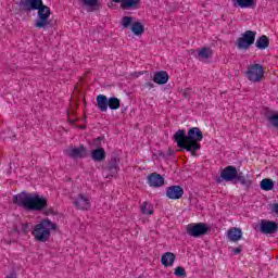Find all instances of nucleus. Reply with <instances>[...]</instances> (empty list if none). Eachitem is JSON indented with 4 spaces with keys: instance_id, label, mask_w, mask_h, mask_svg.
<instances>
[{
    "instance_id": "14",
    "label": "nucleus",
    "mask_w": 278,
    "mask_h": 278,
    "mask_svg": "<svg viewBox=\"0 0 278 278\" xmlns=\"http://www.w3.org/2000/svg\"><path fill=\"white\" fill-rule=\"evenodd\" d=\"M168 79H170V76L166 71H159L154 73L153 81L159 86H164V84H168Z\"/></svg>"
},
{
    "instance_id": "25",
    "label": "nucleus",
    "mask_w": 278,
    "mask_h": 278,
    "mask_svg": "<svg viewBox=\"0 0 278 278\" xmlns=\"http://www.w3.org/2000/svg\"><path fill=\"white\" fill-rule=\"evenodd\" d=\"M237 5L239 8H256L257 7V0H237Z\"/></svg>"
},
{
    "instance_id": "23",
    "label": "nucleus",
    "mask_w": 278,
    "mask_h": 278,
    "mask_svg": "<svg viewBox=\"0 0 278 278\" xmlns=\"http://www.w3.org/2000/svg\"><path fill=\"white\" fill-rule=\"evenodd\" d=\"M214 55V51L211 48L203 47L198 51L197 58L200 60H210Z\"/></svg>"
},
{
    "instance_id": "18",
    "label": "nucleus",
    "mask_w": 278,
    "mask_h": 278,
    "mask_svg": "<svg viewBox=\"0 0 278 278\" xmlns=\"http://www.w3.org/2000/svg\"><path fill=\"white\" fill-rule=\"evenodd\" d=\"M227 238L230 242H238L242 240V229L240 228H230L227 231Z\"/></svg>"
},
{
    "instance_id": "9",
    "label": "nucleus",
    "mask_w": 278,
    "mask_h": 278,
    "mask_svg": "<svg viewBox=\"0 0 278 278\" xmlns=\"http://www.w3.org/2000/svg\"><path fill=\"white\" fill-rule=\"evenodd\" d=\"M121 163V159L116 155L111 156L109 163L105 167H103L104 173H106L105 178L110 179V177H116L118 175V172L121 170V167H118V164Z\"/></svg>"
},
{
    "instance_id": "5",
    "label": "nucleus",
    "mask_w": 278,
    "mask_h": 278,
    "mask_svg": "<svg viewBox=\"0 0 278 278\" xmlns=\"http://www.w3.org/2000/svg\"><path fill=\"white\" fill-rule=\"evenodd\" d=\"M201 140H203V131L199 127H192L187 134L188 152L197 157V152L201 149Z\"/></svg>"
},
{
    "instance_id": "8",
    "label": "nucleus",
    "mask_w": 278,
    "mask_h": 278,
    "mask_svg": "<svg viewBox=\"0 0 278 278\" xmlns=\"http://www.w3.org/2000/svg\"><path fill=\"white\" fill-rule=\"evenodd\" d=\"M247 77L249 81H253L257 84V81H262V77H264V66L262 64H253L248 66Z\"/></svg>"
},
{
    "instance_id": "37",
    "label": "nucleus",
    "mask_w": 278,
    "mask_h": 278,
    "mask_svg": "<svg viewBox=\"0 0 278 278\" xmlns=\"http://www.w3.org/2000/svg\"><path fill=\"white\" fill-rule=\"evenodd\" d=\"M232 252L235 253V255H238V254L242 253V245H239L238 248H235L232 250Z\"/></svg>"
},
{
    "instance_id": "38",
    "label": "nucleus",
    "mask_w": 278,
    "mask_h": 278,
    "mask_svg": "<svg viewBox=\"0 0 278 278\" xmlns=\"http://www.w3.org/2000/svg\"><path fill=\"white\" fill-rule=\"evenodd\" d=\"M144 87L149 88V90H151V88H155V85L151 81H148V83L144 84Z\"/></svg>"
},
{
    "instance_id": "19",
    "label": "nucleus",
    "mask_w": 278,
    "mask_h": 278,
    "mask_svg": "<svg viewBox=\"0 0 278 278\" xmlns=\"http://www.w3.org/2000/svg\"><path fill=\"white\" fill-rule=\"evenodd\" d=\"M175 260H177V255H175V253L166 252L161 257V264L168 268V266H173V264H175Z\"/></svg>"
},
{
    "instance_id": "43",
    "label": "nucleus",
    "mask_w": 278,
    "mask_h": 278,
    "mask_svg": "<svg viewBox=\"0 0 278 278\" xmlns=\"http://www.w3.org/2000/svg\"><path fill=\"white\" fill-rule=\"evenodd\" d=\"M113 3H123V0H112Z\"/></svg>"
},
{
    "instance_id": "15",
    "label": "nucleus",
    "mask_w": 278,
    "mask_h": 278,
    "mask_svg": "<svg viewBox=\"0 0 278 278\" xmlns=\"http://www.w3.org/2000/svg\"><path fill=\"white\" fill-rule=\"evenodd\" d=\"M66 155L68 157L75 159V157H86V147L83 144L79 148H72L65 151Z\"/></svg>"
},
{
    "instance_id": "11",
    "label": "nucleus",
    "mask_w": 278,
    "mask_h": 278,
    "mask_svg": "<svg viewBox=\"0 0 278 278\" xmlns=\"http://www.w3.org/2000/svg\"><path fill=\"white\" fill-rule=\"evenodd\" d=\"M261 232L265 235H273L277 233L278 231V226L275 222L273 220H266L262 219L261 220V226H260Z\"/></svg>"
},
{
    "instance_id": "3",
    "label": "nucleus",
    "mask_w": 278,
    "mask_h": 278,
    "mask_svg": "<svg viewBox=\"0 0 278 278\" xmlns=\"http://www.w3.org/2000/svg\"><path fill=\"white\" fill-rule=\"evenodd\" d=\"M216 184H223V181H235V184H241L244 188H251L253 180L249 175H244L242 172H238V168L233 165H228L222 169L220 175L215 179Z\"/></svg>"
},
{
    "instance_id": "20",
    "label": "nucleus",
    "mask_w": 278,
    "mask_h": 278,
    "mask_svg": "<svg viewBox=\"0 0 278 278\" xmlns=\"http://www.w3.org/2000/svg\"><path fill=\"white\" fill-rule=\"evenodd\" d=\"M106 157L105 149L97 148L91 151V160L93 162H104Z\"/></svg>"
},
{
    "instance_id": "27",
    "label": "nucleus",
    "mask_w": 278,
    "mask_h": 278,
    "mask_svg": "<svg viewBox=\"0 0 278 278\" xmlns=\"http://www.w3.org/2000/svg\"><path fill=\"white\" fill-rule=\"evenodd\" d=\"M110 110H118L121 108V100L116 97L109 98Z\"/></svg>"
},
{
    "instance_id": "28",
    "label": "nucleus",
    "mask_w": 278,
    "mask_h": 278,
    "mask_svg": "<svg viewBox=\"0 0 278 278\" xmlns=\"http://www.w3.org/2000/svg\"><path fill=\"white\" fill-rule=\"evenodd\" d=\"M121 25L124 29H128L134 25V16H124L121 21Z\"/></svg>"
},
{
    "instance_id": "42",
    "label": "nucleus",
    "mask_w": 278,
    "mask_h": 278,
    "mask_svg": "<svg viewBox=\"0 0 278 278\" xmlns=\"http://www.w3.org/2000/svg\"><path fill=\"white\" fill-rule=\"evenodd\" d=\"M77 129H86V125H79V126H76Z\"/></svg>"
},
{
    "instance_id": "26",
    "label": "nucleus",
    "mask_w": 278,
    "mask_h": 278,
    "mask_svg": "<svg viewBox=\"0 0 278 278\" xmlns=\"http://www.w3.org/2000/svg\"><path fill=\"white\" fill-rule=\"evenodd\" d=\"M273 188H275V182L273 181V179L270 178H264L261 181V189L265 190L266 192L273 190Z\"/></svg>"
},
{
    "instance_id": "29",
    "label": "nucleus",
    "mask_w": 278,
    "mask_h": 278,
    "mask_svg": "<svg viewBox=\"0 0 278 278\" xmlns=\"http://www.w3.org/2000/svg\"><path fill=\"white\" fill-rule=\"evenodd\" d=\"M141 212H142V214L151 215V214H153V207H151V205H149V203L144 202L141 205Z\"/></svg>"
},
{
    "instance_id": "39",
    "label": "nucleus",
    "mask_w": 278,
    "mask_h": 278,
    "mask_svg": "<svg viewBox=\"0 0 278 278\" xmlns=\"http://www.w3.org/2000/svg\"><path fill=\"white\" fill-rule=\"evenodd\" d=\"M157 157H163V160H166V157H168V155L162 151L157 152Z\"/></svg>"
},
{
    "instance_id": "10",
    "label": "nucleus",
    "mask_w": 278,
    "mask_h": 278,
    "mask_svg": "<svg viewBox=\"0 0 278 278\" xmlns=\"http://www.w3.org/2000/svg\"><path fill=\"white\" fill-rule=\"evenodd\" d=\"M174 142H176L177 147L180 151H188V135L184 129H179L173 136Z\"/></svg>"
},
{
    "instance_id": "44",
    "label": "nucleus",
    "mask_w": 278,
    "mask_h": 278,
    "mask_svg": "<svg viewBox=\"0 0 278 278\" xmlns=\"http://www.w3.org/2000/svg\"><path fill=\"white\" fill-rule=\"evenodd\" d=\"M15 233H18V228H14Z\"/></svg>"
},
{
    "instance_id": "16",
    "label": "nucleus",
    "mask_w": 278,
    "mask_h": 278,
    "mask_svg": "<svg viewBox=\"0 0 278 278\" xmlns=\"http://www.w3.org/2000/svg\"><path fill=\"white\" fill-rule=\"evenodd\" d=\"M77 210H90V200L85 194H78V199L74 201Z\"/></svg>"
},
{
    "instance_id": "30",
    "label": "nucleus",
    "mask_w": 278,
    "mask_h": 278,
    "mask_svg": "<svg viewBox=\"0 0 278 278\" xmlns=\"http://www.w3.org/2000/svg\"><path fill=\"white\" fill-rule=\"evenodd\" d=\"M174 275L176 277H181V278L187 277L186 268H184L182 266L176 267Z\"/></svg>"
},
{
    "instance_id": "1",
    "label": "nucleus",
    "mask_w": 278,
    "mask_h": 278,
    "mask_svg": "<svg viewBox=\"0 0 278 278\" xmlns=\"http://www.w3.org/2000/svg\"><path fill=\"white\" fill-rule=\"evenodd\" d=\"M13 204L17 205V207H23L27 212H43L45 216H56L58 214L55 208L49 207L47 198L40 197L38 193L22 191L13 195Z\"/></svg>"
},
{
    "instance_id": "36",
    "label": "nucleus",
    "mask_w": 278,
    "mask_h": 278,
    "mask_svg": "<svg viewBox=\"0 0 278 278\" xmlns=\"http://www.w3.org/2000/svg\"><path fill=\"white\" fill-rule=\"evenodd\" d=\"M67 116H68L67 121L71 125H75V123H77V121H79L77 118H71V111H67Z\"/></svg>"
},
{
    "instance_id": "22",
    "label": "nucleus",
    "mask_w": 278,
    "mask_h": 278,
    "mask_svg": "<svg viewBox=\"0 0 278 278\" xmlns=\"http://www.w3.org/2000/svg\"><path fill=\"white\" fill-rule=\"evenodd\" d=\"M140 5V0H122L121 9L122 10H138Z\"/></svg>"
},
{
    "instance_id": "32",
    "label": "nucleus",
    "mask_w": 278,
    "mask_h": 278,
    "mask_svg": "<svg viewBox=\"0 0 278 278\" xmlns=\"http://www.w3.org/2000/svg\"><path fill=\"white\" fill-rule=\"evenodd\" d=\"M84 5H88L89 8H96V5H99V0H79Z\"/></svg>"
},
{
    "instance_id": "17",
    "label": "nucleus",
    "mask_w": 278,
    "mask_h": 278,
    "mask_svg": "<svg viewBox=\"0 0 278 278\" xmlns=\"http://www.w3.org/2000/svg\"><path fill=\"white\" fill-rule=\"evenodd\" d=\"M96 101H97V106L99 108L100 112H108V108L110 105L108 96L99 94V96H97Z\"/></svg>"
},
{
    "instance_id": "45",
    "label": "nucleus",
    "mask_w": 278,
    "mask_h": 278,
    "mask_svg": "<svg viewBox=\"0 0 278 278\" xmlns=\"http://www.w3.org/2000/svg\"><path fill=\"white\" fill-rule=\"evenodd\" d=\"M72 114H75V109L72 111Z\"/></svg>"
},
{
    "instance_id": "4",
    "label": "nucleus",
    "mask_w": 278,
    "mask_h": 278,
    "mask_svg": "<svg viewBox=\"0 0 278 278\" xmlns=\"http://www.w3.org/2000/svg\"><path fill=\"white\" fill-rule=\"evenodd\" d=\"M58 224H53L51 219H42L39 224L35 225L31 235L37 242H47L51 238V230L55 231Z\"/></svg>"
},
{
    "instance_id": "2",
    "label": "nucleus",
    "mask_w": 278,
    "mask_h": 278,
    "mask_svg": "<svg viewBox=\"0 0 278 278\" xmlns=\"http://www.w3.org/2000/svg\"><path fill=\"white\" fill-rule=\"evenodd\" d=\"M20 12L29 14L37 10L35 27L37 29H52L55 27V21L51 20V9L42 0H21L18 2Z\"/></svg>"
},
{
    "instance_id": "13",
    "label": "nucleus",
    "mask_w": 278,
    "mask_h": 278,
    "mask_svg": "<svg viewBox=\"0 0 278 278\" xmlns=\"http://www.w3.org/2000/svg\"><path fill=\"white\" fill-rule=\"evenodd\" d=\"M148 184L151 188H162V186H164V176L152 173L148 176Z\"/></svg>"
},
{
    "instance_id": "40",
    "label": "nucleus",
    "mask_w": 278,
    "mask_h": 278,
    "mask_svg": "<svg viewBox=\"0 0 278 278\" xmlns=\"http://www.w3.org/2000/svg\"><path fill=\"white\" fill-rule=\"evenodd\" d=\"M271 211L275 212V214H278V203H275V204L273 205Z\"/></svg>"
},
{
    "instance_id": "33",
    "label": "nucleus",
    "mask_w": 278,
    "mask_h": 278,
    "mask_svg": "<svg viewBox=\"0 0 278 278\" xmlns=\"http://www.w3.org/2000/svg\"><path fill=\"white\" fill-rule=\"evenodd\" d=\"M103 140H105V137H97L96 139H93V147H97V149H103L101 146V142H103Z\"/></svg>"
},
{
    "instance_id": "31",
    "label": "nucleus",
    "mask_w": 278,
    "mask_h": 278,
    "mask_svg": "<svg viewBox=\"0 0 278 278\" xmlns=\"http://www.w3.org/2000/svg\"><path fill=\"white\" fill-rule=\"evenodd\" d=\"M267 121H269V123H271L273 127L278 129V114L270 115L269 117H267Z\"/></svg>"
},
{
    "instance_id": "46",
    "label": "nucleus",
    "mask_w": 278,
    "mask_h": 278,
    "mask_svg": "<svg viewBox=\"0 0 278 278\" xmlns=\"http://www.w3.org/2000/svg\"><path fill=\"white\" fill-rule=\"evenodd\" d=\"M191 53H195V51H194V50H191Z\"/></svg>"
},
{
    "instance_id": "12",
    "label": "nucleus",
    "mask_w": 278,
    "mask_h": 278,
    "mask_svg": "<svg viewBox=\"0 0 278 278\" xmlns=\"http://www.w3.org/2000/svg\"><path fill=\"white\" fill-rule=\"evenodd\" d=\"M184 197V188L181 186H170L166 189V198L172 200L181 199Z\"/></svg>"
},
{
    "instance_id": "24",
    "label": "nucleus",
    "mask_w": 278,
    "mask_h": 278,
    "mask_svg": "<svg viewBox=\"0 0 278 278\" xmlns=\"http://www.w3.org/2000/svg\"><path fill=\"white\" fill-rule=\"evenodd\" d=\"M130 31H132L135 36H142L144 34V25L140 22H134L130 26Z\"/></svg>"
},
{
    "instance_id": "21",
    "label": "nucleus",
    "mask_w": 278,
    "mask_h": 278,
    "mask_svg": "<svg viewBox=\"0 0 278 278\" xmlns=\"http://www.w3.org/2000/svg\"><path fill=\"white\" fill-rule=\"evenodd\" d=\"M255 47L256 49L264 51V49H268V47H270V39L268 36L263 35L256 39Z\"/></svg>"
},
{
    "instance_id": "7",
    "label": "nucleus",
    "mask_w": 278,
    "mask_h": 278,
    "mask_svg": "<svg viewBox=\"0 0 278 278\" xmlns=\"http://www.w3.org/2000/svg\"><path fill=\"white\" fill-rule=\"evenodd\" d=\"M255 36H257V33L253 30H245L236 41L238 49L243 51L251 49L252 45H255Z\"/></svg>"
},
{
    "instance_id": "34",
    "label": "nucleus",
    "mask_w": 278,
    "mask_h": 278,
    "mask_svg": "<svg viewBox=\"0 0 278 278\" xmlns=\"http://www.w3.org/2000/svg\"><path fill=\"white\" fill-rule=\"evenodd\" d=\"M182 97L184 99H187L188 101H190V97H192V89L187 88L182 90Z\"/></svg>"
},
{
    "instance_id": "35",
    "label": "nucleus",
    "mask_w": 278,
    "mask_h": 278,
    "mask_svg": "<svg viewBox=\"0 0 278 278\" xmlns=\"http://www.w3.org/2000/svg\"><path fill=\"white\" fill-rule=\"evenodd\" d=\"M31 224H29V223L22 224L21 231H22V233H24V236H27V233H29V226Z\"/></svg>"
},
{
    "instance_id": "41",
    "label": "nucleus",
    "mask_w": 278,
    "mask_h": 278,
    "mask_svg": "<svg viewBox=\"0 0 278 278\" xmlns=\"http://www.w3.org/2000/svg\"><path fill=\"white\" fill-rule=\"evenodd\" d=\"M175 151H173L170 148L167 149V157H170V155H174Z\"/></svg>"
},
{
    "instance_id": "6",
    "label": "nucleus",
    "mask_w": 278,
    "mask_h": 278,
    "mask_svg": "<svg viewBox=\"0 0 278 278\" xmlns=\"http://www.w3.org/2000/svg\"><path fill=\"white\" fill-rule=\"evenodd\" d=\"M186 231L192 238H201V236H207L210 233V226L205 223H191L187 225Z\"/></svg>"
}]
</instances>
